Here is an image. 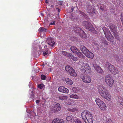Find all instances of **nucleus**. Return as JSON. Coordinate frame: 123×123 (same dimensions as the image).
I'll use <instances>...</instances> for the list:
<instances>
[{
	"mask_svg": "<svg viewBox=\"0 0 123 123\" xmlns=\"http://www.w3.org/2000/svg\"><path fill=\"white\" fill-rule=\"evenodd\" d=\"M81 13L83 14V12H81Z\"/></svg>",
	"mask_w": 123,
	"mask_h": 123,
	"instance_id": "680f3d73",
	"label": "nucleus"
},
{
	"mask_svg": "<svg viewBox=\"0 0 123 123\" xmlns=\"http://www.w3.org/2000/svg\"><path fill=\"white\" fill-rule=\"evenodd\" d=\"M92 7L91 6H89L87 7V10H88V12H91V9Z\"/></svg>",
	"mask_w": 123,
	"mask_h": 123,
	"instance_id": "4c0bfd02",
	"label": "nucleus"
},
{
	"mask_svg": "<svg viewBox=\"0 0 123 123\" xmlns=\"http://www.w3.org/2000/svg\"><path fill=\"white\" fill-rule=\"evenodd\" d=\"M46 78V76L43 74H42L41 76V79L42 80H45Z\"/></svg>",
	"mask_w": 123,
	"mask_h": 123,
	"instance_id": "37998d69",
	"label": "nucleus"
},
{
	"mask_svg": "<svg viewBox=\"0 0 123 123\" xmlns=\"http://www.w3.org/2000/svg\"><path fill=\"white\" fill-rule=\"evenodd\" d=\"M58 90L61 92L65 93H68L69 92L68 89L62 86H60L59 87Z\"/></svg>",
	"mask_w": 123,
	"mask_h": 123,
	"instance_id": "ddd939ff",
	"label": "nucleus"
},
{
	"mask_svg": "<svg viewBox=\"0 0 123 123\" xmlns=\"http://www.w3.org/2000/svg\"><path fill=\"white\" fill-rule=\"evenodd\" d=\"M83 24L87 30H89L93 33H96V30L91 23L87 21H85L84 22Z\"/></svg>",
	"mask_w": 123,
	"mask_h": 123,
	"instance_id": "423d86ee",
	"label": "nucleus"
},
{
	"mask_svg": "<svg viewBox=\"0 0 123 123\" xmlns=\"http://www.w3.org/2000/svg\"><path fill=\"white\" fill-rule=\"evenodd\" d=\"M57 98L60 100H65L67 99L68 97L63 95H60Z\"/></svg>",
	"mask_w": 123,
	"mask_h": 123,
	"instance_id": "4be33fe9",
	"label": "nucleus"
},
{
	"mask_svg": "<svg viewBox=\"0 0 123 123\" xmlns=\"http://www.w3.org/2000/svg\"><path fill=\"white\" fill-rule=\"evenodd\" d=\"M100 9H101L102 10H103L104 9H103V8H102V7L101 6L100 7Z\"/></svg>",
	"mask_w": 123,
	"mask_h": 123,
	"instance_id": "4d7b16f0",
	"label": "nucleus"
},
{
	"mask_svg": "<svg viewBox=\"0 0 123 123\" xmlns=\"http://www.w3.org/2000/svg\"><path fill=\"white\" fill-rule=\"evenodd\" d=\"M58 12H59L60 11V9H58Z\"/></svg>",
	"mask_w": 123,
	"mask_h": 123,
	"instance_id": "13d9d810",
	"label": "nucleus"
},
{
	"mask_svg": "<svg viewBox=\"0 0 123 123\" xmlns=\"http://www.w3.org/2000/svg\"><path fill=\"white\" fill-rule=\"evenodd\" d=\"M106 122H108V123H111L112 122V121L110 119H108L107 120Z\"/></svg>",
	"mask_w": 123,
	"mask_h": 123,
	"instance_id": "de8ad7c7",
	"label": "nucleus"
},
{
	"mask_svg": "<svg viewBox=\"0 0 123 123\" xmlns=\"http://www.w3.org/2000/svg\"><path fill=\"white\" fill-rule=\"evenodd\" d=\"M58 123H62L64 122V121L62 119H59L58 118Z\"/></svg>",
	"mask_w": 123,
	"mask_h": 123,
	"instance_id": "79ce46f5",
	"label": "nucleus"
},
{
	"mask_svg": "<svg viewBox=\"0 0 123 123\" xmlns=\"http://www.w3.org/2000/svg\"><path fill=\"white\" fill-rule=\"evenodd\" d=\"M61 109L60 105L59 103L54 104L52 106V110L55 112L60 111Z\"/></svg>",
	"mask_w": 123,
	"mask_h": 123,
	"instance_id": "f8f14e48",
	"label": "nucleus"
},
{
	"mask_svg": "<svg viewBox=\"0 0 123 123\" xmlns=\"http://www.w3.org/2000/svg\"><path fill=\"white\" fill-rule=\"evenodd\" d=\"M66 81L67 83L68 84L72 85L73 84L72 81L70 79L67 78L66 79Z\"/></svg>",
	"mask_w": 123,
	"mask_h": 123,
	"instance_id": "cd10ccee",
	"label": "nucleus"
},
{
	"mask_svg": "<svg viewBox=\"0 0 123 123\" xmlns=\"http://www.w3.org/2000/svg\"><path fill=\"white\" fill-rule=\"evenodd\" d=\"M74 31L76 33H79V34L80 33H81V32H83V31L82 29L78 27H76V28H75Z\"/></svg>",
	"mask_w": 123,
	"mask_h": 123,
	"instance_id": "6ab92c4d",
	"label": "nucleus"
},
{
	"mask_svg": "<svg viewBox=\"0 0 123 123\" xmlns=\"http://www.w3.org/2000/svg\"><path fill=\"white\" fill-rule=\"evenodd\" d=\"M122 24L123 25V13H122L121 15V17L120 18Z\"/></svg>",
	"mask_w": 123,
	"mask_h": 123,
	"instance_id": "49530a36",
	"label": "nucleus"
},
{
	"mask_svg": "<svg viewBox=\"0 0 123 123\" xmlns=\"http://www.w3.org/2000/svg\"><path fill=\"white\" fill-rule=\"evenodd\" d=\"M68 111L71 112H74L77 111V109L75 108H69L67 109Z\"/></svg>",
	"mask_w": 123,
	"mask_h": 123,
	"instance_id": "393cba45",
	"label": "nucleus"
},
{
	"mask_svg": "<svg viewBox=\"0 0 123 123\" xmlns=\"http://www.w3.org/2000/svg\"><path fill=\"white\" fill-rule=\"evenodd\" d=\"M121 62H122V63H123V58L122 59V60L121 61Z\"/></svg>",
	"mask_w": 123,
	"mask_h": 123,
	"instance_id": "bf43d9fd",
	"label": "nucleus"
},
{
	"mask_svg": "<svg viewBox=\"0 0 123 123\" xmlns=\"http://www.w3.org/2000/svg\"><path fill=\"white\" fill-rule=\"evenodd\" d=\"M58 118H56L54 119L52 121L53 123H58Z\"/></svg>",
	"mask_w": 123,
	"mask_h": 123,
	"instance_id": "ea45409f",
	"label": "nucleus"
},
{
	"mask_svg": "<svg viewBox=\"0 0 123 123\" xmlns=\"http://www.w3.org/2000/svg\"><path fill=\"white\" fill-rule=\"evenodd\" d=\"M72 90L74 92L77 93H78L79 92V89H77L75 87H73L72 88Z\"/></svg>",
	"mask_w": 123,
	"mask_h": 123,
	"instance_id": "473e14b6",
	"label": "nucleus"
},
{
	"mask_svg": "<svg viewBox=\"0 0 123 123\" xmlns=\"http://www.w3.org/2000/svg\"><path fill=\"white\" fill-rule=\"evenodd\" d=\"M65 103L69 105H74L75 104V103L72 100L69 99L67 102H66Z\"/></svg>",
	"mask_w": 123,
	"mask_h": 123,
	"instance_id": "412c9836",
	"label": "nucleus"
},
{
	"mask_svg": "<svg viewBox=\"0 0 123 123\" xmlns=\"http://www.w3.org/2000/svg\"><path fill=\"white\" fill-rule=\"evenodd\" d=\"M70 98H75L76 99H78L79 97L78 96L75 94H72L70 96Z\"/></svg>",
	"mask_w": 123,
	"mask_h": 123,
	"instance_id": "7c9ffc66",
	"label": "nucleus"
},
{
	"mask_svg": "<svg viewBox=\"0 0 123 123\" xmlns=\"http://www.w3.org/2000/svg\"><path fill=\"white\" fill-rule=\"evenodd\" d=\"M34 95H31L30 96V97L32 98H34Z\"/></svg>",
	"mask_w": 123,
	"mask_h": 123,
	"instance_id": "603ef678",
	"label": "nucleus"
},
{
	"mask_svg": "<svg viewBox=\"0 0 123 123\" xmlns=\"http://www.w3.org/2000/svg\"><path fill=\"white\" fill-rule=\"evenodd\" d=\"M40 101L39 100H37L36 101V102L38 104L39 103V102Z\"/></svg>",
	"mask_w": 123,
	"mask_h": 123,
	"instance_id": "3c124183",
	"label": "nucleus"
},
{
	"mask_svg": "<svg viewBox=\"0 0 123 123\" xmlns=\"http://www.w3.org/2000/svg\"><path fill=\"white\" fill-rule=\"evenodd\" d=\"M80 77L83 82L85 83H90L91 81V77L86 75L81 74Z\"/></svg>",
	"mask_w": 123,
	"mask_h": 123,
	"instance_id": "9d476101",
	"label": "nucleus"
},
{
	"mask_svg": "<svg viewBox=\"0 0 123 123\" xmlns=\"http://www.w3.org/2000/svg\"><path fill=\"white\" fill-rule=\"evenodd\" d=\"M79 50L77 53H75L80 58H82L84 57V55L82 54L81 52H79Z\"/></svg>",
	"mask_w": 123,
	"mask_h": 123,
	"instance_id": "b1692460",
	"label": "nucleus"
},
{
	"mask_svg": "<svg viewBox=\"0 0 123 123\" xmlns=\"http://www.w3.org/2000/svg\"><path fill=\"white\" fill-rule=\"evenodd\" d=\"M95 102L97 105L101 110L104 111L106 109V106L105 104L99 98H96Z\"/></svg>",
	"mask_w": 123,
	"mask_h": 123,
	"instance_id": "39448f33",
	"label": "nucleus"
},
{
	"mask_svg": "<svg viewBox=\"0 0 123 123\" xmlns=\"http://www.w3.org/2000/svg\"><path fill=\"white\" fill-rule=\"evenodd\" d=\"M32 114L33 116L31 115L30 116V118L32 121H34L35 120L34 117L35 116V113L34 112H32Z\"/></svg>",
	"mask_w": 123,
	"mask_h": 123,
	"instance_id": "72a5a7b5",
	"label": "nucleus"
},
{
	"mask_svg": "<svg viewBox=\"0 0 123 123\" xmlns=\"http://www.w3.org/2000/svg\"><path fill=\"white\" fill-rule=\"evenodd\" d=\"M43 84H39L38 85V87L40 89H42L43 88Z\"/></svg>",
	"mask_w": 123,
	"mask_h": 123,
	"instance_id": "a19ab883",
	"label": "nucleus"
},
{
	"mask_svg": "<svg viewBox=\"0 0 123 123\" xmlns=\"http://www.w3.org/2000/svg\"><path fill=\"white\" fill-rule=\"evenodd\" d=\"M55 44V42L51 39H48V47L50 48L51 47H53ZM45 46L46 47H47V45H46Z\"/></svg>",
	"mask_w": 123,
	"mask_h": 123,
	"instance_id": "2eb2a0df",
	"label": "nucleus"
},
{
	"mask_svg": "<svg viewBox=\"0 0 123 123\" xmlns=\"http://www.w3.org/2000/svg\"><path fill=\"white\" fill-rule=\"evenodd\" d=\"M102 29L105 37L108 40L112 42H114V38L110 31L109 30L105 27H103Z\"/></svg>",
	"mask_w": 123,
	"mask_h": 123,
	"instance_id": "f03ea898",
	"label": "nucleus"
},
{
	"mask_svg": "<svg viewBox=\"0 0 123 123\" xmlns=\"http://www.w3.org/2000/svg\"><path fill=\"white\" fill-rule=\"evenodd\" d=\"M69 53H68L67 52L65 51H63L62 52V54L63 55H65L67 57L68 55V54Z\"/></svg>",
	"mask_w": 123,
	"mask_h": 123,
	"instance_id": "58836bf2",
	"label": "nucleus"
},
{
	"mask_svg": "<svg viewBox=\"0 0 123 123\" xmlns=\"http://www.w3.org/2000/svg\"><path fill=\"white\" fill-rule=\"evenodd\" d=\"M113 32V34L114 35L115 38L118 40H119V37L117 31L115 32Z\"/></svg>",
	"mask_w": 123,
	"mask_h": 123,
	"instance_id": "c756f323",
	"label": "nucleus"
},
{
	"mask_svg": "<svg viewBox=\"0 0 123 123\" xmlns=\"http://www.w3.org/2000/svg\"><path fill=\"white\" fill-rule=\"evenodd\" d=\"M47 29L43 27H40L38 30L39 32L41 33L42 32H45L46 31Z\"/></svg>",
	"mask_w": 123,
	"mask_h": 123,
	"instance_id": "c85d7f7f",
	"label": "nucleus"
},
{
	"mask_svg": "<svg viewBox=\"0 0 123 123\" xmlns=\"http://www.w3.org/2000/svg\"><path fill=\"white\" fill-rule=\"evenodd\" d=\"M39 52H40V53H41V50H39V51H38V53H39Z\"/></svg>",
	"mask_w": 123,
	"mask_h": 123,
	"instance_id": "6e6d98bb",
	"label": "nucleus"
},
{
	"mask_svg": "<svg viewBox=\"0 0 123 123\" xmlns=\"http://www.w3.org/2000/svg\"><path fill=\"white\" fill-rule=\"evenodd\" d=\"M74 118L75 117L71 115H68L66 117V119L67 121L68 122L73 121L74 120Z\"/></svg>",
	"mask_w": 123,
	"mask_h": 123,
	"instance_id": "a211bd4d",
	"label": "nucleus"
},
{
	"mask_svg": "<svg viewBox=\"0 0 123 123\" xmlns=\"http://www.w3.org/2000/svg\"><path fill=\"white\" fill-rule=\"evenodd\" d=\"M73 121L76 123H82L80 120L76 118L75 117V118H74Z\"/></svg>",
	"mask_w": 123,
	"mask_h": 123,
	"instance_id": "e433bc0d",
	"label": "nucleus"
},
{
	"mask_svg": "<svg viewBox=\"0 0 123 123\" xmlns=\"http://www.w3.org/2000/svg\"><path fill=\"white\" fill-rule=\"evenodd\" d=\"M80 49L82 52L87 57L92 59L94 57V55L93 53L89 51L86 47L84 46H81L80 47Z\"/></svg>",
	"mask_w": 123,
	"mask_h": 123,
	"instance_id": "7ed1b4c3",
	"label": "nucleus"
},
{
	"mask_svg": "<svg viewBox=\"0 0 123 123\" xmlns=\"http://www.w3.org/2000/svg\"><path fill=\"white\" fill-rule=\"evenodd\" d=\"M58 3H59V5H62V1H60Z\"/></svg>",
	"mask_w": 123,
	"mask_h": 123,
	"instance_id": "09e8293b",
	"label": "nucleus"
},
{
	"mask_svg": "<svg viewBox=\"0 0 123 123\" xmlns=\"http://www.w3.org/2000/svg\"><path fill=\"white\" fill-rule=\"evenodd\" d=\"M55 24V21H54L53 23H50V25H54Z\"/></svg>",
	"mask_w": 123,
	"mask_h": 123,
	"instance_id": "8fccbe9b",
	"label": "nucleus"
},
{
	"mask_svg": "<svg viewBox=\"0 0 123 123\" xmlns=\"http://www.w3.org/2000/svg\"><path fill=\"white\" fill-rule=\"evenodd\" d=\"M71 12H72L73 11V10H74V8H73V7L71 8Z\"/></svg>",
	"mask_w": 123,
	"mask_h": 123,
	"instance_id": "5fc2aeb1",
	"label": "nucleus"
},
{
	"mask_svg": "<svg viewBox=\"0 0 123 123\" xmlns=\"http://www.w3.org/2000/svg\"><path fill=\"white\" fill-rule=\"evenodd\" d=\"M102 42L104 43V45H108V43L106 41L104 40L102 41Z\"/></svg>",
	"mask_w": 123,
	"mask_h": 123,
	"instance_id": "a18cd8bd",
	"label": "nucleus"
},
{
	"mask_svg": "<svg viewBox=\"0 0 123 123\" xmlns=\"http://www.w3.org/2000/svg\"><path fill=\"white\" fill-rule=\"evenodd\" d=\"M70 49L74 53H77V52L78 50L77 48L74 46H71Z\"/></svg>",
	"mask_w": 123,
	"mask_h": 123,
	"instance_id": "5701e85b",
	"label": "nucleus"
},
{
	"mask_svg": "<svg viewBox=\"0 0 123 123\" xmlns=\"http://www.w3.org/2000/svg\"><path fill=\"white\" fill-rule=\"evenodd\" d=\"M109 26L112 32H115L117 31V27L115 25L112 24H110L109 25Z\"/></svg>",
	"mask_w": 123,
	"mask_h": 123,
	"instance_id": "dca6fc26",
	"label": "nucleus"
},
{
	"mask_svg": "<svg viewBox=\"0 0 123 123\" xmlns=\"http://www.w3.org/2000/svg\"><path fill=\"white\" fill-rule=\"evenodd\" d=\"M81 71L82 72L85 73L89 72L91 70L90 66L87 63H83L80 68Z\"/></svg>",
	"mask_w": 123,
	"mask_h": 123,
	"instance_id": "6e6552de",
	"label": "nucleus"
},
{
	"mask_svg": "<svg viewBox=\"0 0 123 123\" xmlns=\"http://www.w3.org/2000/svg\"><path fill=\"white\" fill-rule=\"evenodd\" d=\"M73 121L76 123H82L80 120L76 118L75 117V118H74Z\"/></svg>",
	"mask_w": 123,
	"mask_h": 123,
	"instance_id": "c9c22d12",
	"label": "nucleus"
},
{
	"mask_svg": "<svg viewBox=\"0 0 123 123\" xmlns=\"http://www.w3.org/2000/svg\"><path fill=\"white\" fill-rule=\"evenodd\" d=\"M79 35L80 37L83 38H86L87 37L86 34L84 31L83 32H81V33H80Z\"/></svg>",
	"mask_w": 123,
	"mask_h": 123,
	"instance_id": "bb28decb",
	"label": "nucleus"
},
{
	"mask_svg": "<svg viewBox=\"0 0 123 123\" xmlns=\"http://www.w3.org/2000/svg\"><path fill=\"white\" fill-rule=\"evenodd\" d=\"M106 65L108 66L109 70L113 74L115 75L119 73L118 70L109 62H107Z\"/></svg>",
	"mask_w": 123,
	"mask_h": 123,
	"instance_id": "0eeeda50",
	"label": "nucleus"
},
{
	"mask_svg": "<svg viewBox=\"0 0 123 123\" xmlns=\"http://www.w3.org/2000/svg\"><path fill=\"white\" fill-rule=\"evenodd\" d=\"M51 53V52H50V53Z\"/></svg>",
	"mask_w": 123,
	"mask_h": 123,
	"instance_id": "e2e57ef3",
	"label": "nucleus"
},
{
	"mask_svg": "<svg viewBox=\"0 0 123 123\" xmlns=\"http://www.w3.org/2000/svg\"><path fill=\"white\" fill-rule=\"evenodd\" d=\"M49 0H46L45 1V3H49Z\"/></svg>",
	"mask_w": 123,
	"mask_h": 123,
	"instance_id": "864d4df0",
	"label": "nucleus"
},
{
	"mask_svg": "<svg viewBox=\"0 0 123 123\" xmlns=\"http://www.w3.org/2000/svg\"><path fill=\"white\" fill-rule=\"evenodd\" d=\"M118 101L121 105L123 106V98L121 97H118Z\"/></svg>",
	"mask_w": 123,
	"mask_h": 123,
	"instance_id": "2f4dec72",
	"label": "nucleus"
},
{
	"mask_svg": "<svg viewBox=\"0 0 123 123\" xmlns=\"http://www.w3.org/2000/svg\"><path fill=\"white\" fill-rule=\"evenodd\" d=\"M115 59L118 63H120L121 62L122 59L123 58V56H114Z\"/></svg>",
	"mask_w": 123,
	"mask_h": 123,
	"instance_id": "aec40b11",
	"label": "nucleus"
},
{
	"mask_svg": "<svg viewBox=\"0 0 123 123\" xmlns=\"http://www.w3.org/2000/svg\"><path fill=\"white\" fill-rule=\"evenodd\" d=\"M67 57L75 61H76L78 60V59L76 57H75L71 53H69L68 54Z\"/></svg>",
	"mask_w": 123,
	"mask_h": 123,
	"instance_id": "f3484780",
	"label": "nucleus"
},
{
	"mask_svg": "<svg viewBox=\"0 0 123 123\" xmlns=\"http://www.w3.org/2000/svg\"><path fill=\"white\" fill-rule=\"evenodd\" d=\"M48 52L47 50H46L45 51L43 52V55L45 56V55H47L48 54Z\"/></svg>",
	"mask_w": 123,
	"mask_h": 123,
	"instance_id": "c03bdc74",
	"label": "nucleus"
},
{
	"mask_svg": "<svg viewBox=\"0 0 123 123\" xmlns=\"http://www.w3.org/2000/svg\"><path fill=\"white\" fill-rule=\"evenodd\" d=\"M104 95H103L102 97L104 98L109 101H111V96L110 94L109 93V92L108 91Z\"/></svg>",
	"mask_w": 123,
	"mask_h": 123,
	"instance_id": "4468645a",
	"label": "nucleus"
},
{
	"mask_svg": "<svg viewBox=\"0 0 123 123\" xmlns=\"http://www.w3.org/2000/svg\"><path fill=\"white\" fill-rule=\"evenodd\" d=\"M81 117L86 123H92L93 117L92 113L86 110L81 113Z\"/></svg>",
	"mask_w": 123,
	"mask_h": 123,
	"instance_id": "f257e3e1",
	"label": "nucleus"
},
{
	"mask_svg": "<svg viewBox=\"0 0 123 123\" xmlns=\"http://www.w3.org/2000/svg\"><path fill=\"white\" fill-rule=\"evenodd\" d=\"M65 69L67 72H68L70 75L73 76H76L77 75L75 71L70 66L67 65L65 67Z\"/></svg>",
	"mask_w": 123,
	"mask_h": 123,
	"instance_id": "1a4fd4ad",
	"label": "nucleus"
},
{
	"mask_svg": "<svg viewBox=\"0 0 123 123\" xmlns=\"http://www.w3.org/2000/svg\"><path fill=\"white\" fill-rule=\"evenodd\" d=\"M99 73H103V71L101 68L100 67L98 66L97 68L95 69Z\"/></svg>",
	"mask_w": 123,
	"mask_h": 123,
	"instance_id": "a878e982",
	"label": "nucleus"
},
{
	"mask_svg": "<svg viewBox=\"0 0 123 123\" xmlns=\"http://www.w3.org/2000/svg\"><path fill=\"white\" fill-rule=\"evenodd\" d=\"M105 82L111 87H112L114 84V80L110 75H108L105 78Z\"/></svg>",
	"mask_w": 123,
	"mask_h": 123,
	"instance_id": "20e7f679",
	"label": "nucleus"
},
{
	"mask_svg": "<svg viewBox=\"0 0 123 123\" xmlns=\"http://www.w3.org/2000/svg\"><path fill=\"white\" fill-rule=\"evenodd\" d=\"M41 15H42V16H43V13H41Z\"/></svg>",
	"mask_w": 123,
	"mask_h": 123,
	"instance_id": "052dcab7",
	"label": "nucleus"
},
{
	"mask_svg": "<svg viewBox=\"0 0 123 123\" xmlns=\"http://www.w3.org/2000/svg\"><path fill=\"white\" fill-rule=\"evenodd\" d=\"M98 89V92L102 96L108 91L107 88L102 85H99Z\"/></svg>",
	"mask_w": 123,
	"mask_h": 123,
	"instance_id": "9b49d317",
	"label": "nucleus"
},
{
	"mask_svg": "<svg viewBox=\"0 0 123 123\" xmlns=\"http://www.w3.org/2000/svg\"><path fill=\"white\" fill-rule=\"evenodd\" d=\"M92 65L95 69L99 66L98 65L96 64V62L95 61H93Z\"/></svg>",
	"mask_w": 123,
	"mask_h": 123,
	"instance_id": "f704fd0d",
	"label": "nucleus"
}]
</instances>
